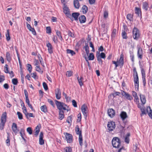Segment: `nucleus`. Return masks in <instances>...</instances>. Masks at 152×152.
<instances>
[{"label":"nucleus","instance_id":"4","mask_svg":"<svg viewBox=\"0 0 152 152\" xmlns=\"http://www.w3.org/2000/svg\"><path fill=\"white\" fill-rule=\"evenodd\" d=\"M140 34L139 30L137 28H134V39L137 40L140 37Z\"/></svg>","mask_w":152,"mask_h":152},{"label":"nucleus","instance_id":"50","mask_svg":"<svg viewBox=\"0 0 152 152\" xmlns=\"http://www.w3.org/2000/svg\"><path fill=\"white\" fill-rule=\"evenodd\" d=\"M134 94L135 95V101L136 102L137 104H138L139 102V99L137 97V94L134 91Z\"/></svg>","mask_w":152,"mask_h":152},{"label":"nucleus","instance_id":"8","mask_svg":"<svg viewBox=\"0 0 152 152\" xmlns=\"http://www.w3.org/2000/svg\"><path fill=\"white\" fill-rule=\"evenodd\" d=\"M65 137L67 142H72V136L71 134L66 133Z\"/></svg>","mask_w":152,"mask_h":152},{"label":"nucleus","instance_id":"31","mask_svg":"<svg viewBox=\"0 0 152 152\" xmlns=\"http://www.w3.org/2000/svg\"><path fill=\"white\" fill-rule=\"evenodd\" d=\"M130 136V134L129 133H127L126 135L124 137V139L125 142H129V136Z\"/></svg>","mask_w":152,"mask_h":152},{"label":"nucleus","instance_id":"34","mask_svg":"<svg viewBox=\"0 0 152 152\" xmlns=\"http://www.w3.org/2000/svg\"><path fill=\"white\" fill-rule=\"evenodd\" d=\"M140 99L142 103L143 104H145V103L146 102L145 96L143 95L140 96Z\"/></svg>","mask_w":152,"mask_h":152},{"label":"nucleus","instance_id":"13","mask_svg":"<svg viewBox=\"0 0 152 152\" xmlns=\"http://www.w3.org/2000/svg\"><path fill=\"white\" fill-rule=\"evenodd\" d=\"M142 104H140L139 103L138 104V107L140 109L142 112L141 116L145 114V107Z\"/></svg>","mask_w":152,"mask_h":152},{"label":"nucleus","instance_id":"24","mask_svg":"<svg viewBox=\"0 0 152 152\" xmlns=\"http://www.w3.org/2000/svg\"><path fill=\"white\" fill-rule=\"evenodd\" d=\"M77 79L80 85V86H82L83 84V81L84 80L82 76H81L80 78H79V77L78 76Z\"/></svg>","mask_w":152,"mask_h":152},{"label":"nucleus","instance_id":"64","mask_svg":"<svg viewBox=\"0 0 152 152\" xmlns=\"http://www.w3.org/2000/svg\"><path fill=\"white\" fill-rule=\"evenodd\" d=\"M34 63V65L36 66H39V63L38 60L35 59Z\"/></svg>","mask_w":152,"mask_h":152},{"label":"nucleus","instance_id":"52","mask_svg":"<svg viewBox=\"0 0 152 152\" xmlns=\"http://www.w3.org/2000/svg\"><path fill=\"white\" fill-rule=\"evenodd\" d=\"M26 130L27 132L29 134L31 135L32 134V130L31 127H28L27 128Z\"/></svg>","mask_w":152,"mask_h":152},{"label":"nucleus","instance_id":"53","mask_svg":"<svg viewBox=\"0 0 152 152\" xmlns=\"http://www.w3.org/2000/svg\"><path fill=\"white\" fill-rule=\"evenodd\" d=\"M17 114L18 115V118L21 120L23 119V115L22 114L19 112H17Z\"/></svg>","mask_w":152,"mask_h":152},{"label":"nucleus","instance_id":"29","mask_svg":"<svg viewBox=\"0 0 152 152\" xmlns=\"http://www.w3.org/2000/svg\"><path fill=\"white\" fill-rule=\"evenodd\" d=\"M82 10L83 14H86L88 11V8L87 6L86 5H84L82 7Z\"/></svg>","mask_w":152,"mask_h":152},{"label":"nucleus","instance_id":"46","mask_svg":"<svg viewBox=\"0 0 152 152\" xmlns=\"http://www.w3.org/2000/svg\"><path fill=\"white\" fill-rule=\"evenodd\" d=\"M17 56H18V60L19 61V64L20 68V70H21V71H22V65L21 64V63L20 61V57L19 56V55L18 53H17Z\"/></svg>","mask_w":152,"mask_h":152},{"label":"nucleus","instance_id":"38","mask_svg":"<svg viewBox=\"0 0 152 152\" xmlns=\"http://www.w3.org/2000/svg\"><path fill=\"white\" fill-rule=\"evenodd\" d=\"M113 146L115 148H119L121 146V143H112Z\"/></svg>","mask_w":152,"mask_h":152},{"label":"nucleus","instance_id":"26","mask_svg":"<svg viewBox=\"0 0 152 152\" xmlns=\"http://www.w3.org/2000/svg\"><path fill=\"white\" fill-rule=\"evenodd\" d=\"M75 131L76 133L78 135H80L82 134V131L80 130L78 125H76L75 127Z\"/></svg>","mask_w":152,"mask_h":152},{"label":"nucleus","instance_id":"18","mask_svg":"<svg viewBox=\"0 0 152 152\" xmlns=\"http://www.w3.org/2000/svg\"><path fill=\"white\" fill-rule=\"evenodd\" d=\"M80 15V13L78 12H74L72 14L71 16L74 18V20L76 21L78 20V18Z\"/></svg>","mask_w":152,"mask_h":152},{"label":"nucleus","instance_id":"35","mask_svg":"<svg viewBox=\"0 0 152 152\" xmlns=\"http://www.w3.org/2000/svg\"><path fill=\"white\" fill-rule=\"evenodd\" d=\"M121 142V141L118 137H113L112 139V142Z\"/></svg>","mask_w":152,"mask_h":152},{"label":"nucleus","instance_id":"23","mask_svg":"<svg viewBox=\"0 0 152 152\" xmlns=\"http://www.w3.org/2000/svg\"><path fill=\"white\" fill-rule=\"evenodd\" d=\"M79 19L81 23H85L86 20V17L84 15L80 16L79 17Z\"/></svg>","mask_w":152,"mask_h":152},{"label":"nucleus","instance_id":"49","mask_svg":"<svg viewBox=\"0 0 152 152\" xmlns=\"http://www.w3.org/2000/svg\"><path fill=\"white\" fill-rule=\"evenodd\" d=\"M8 66L7 64H5L4 66V72L6 73H8L9 72V71L8 70Z\"/></svg>","mask_w":152,"mask_h":152},{"label":"nucleus","instance_id":"9","mask_svg":"<svg viewBox=\"0 0 152 152\" xmlns=\"http://www.w3.org/2000/svg\"><path fill=\"white\" fill-rule=\"evenodd\" d=\"M27 27V28L31 31L32 33L34 35H36L37 33L34 28H32L31 25L29 24L27 22L26 23Z\"/></svg>","mask_w":152,"mask_h":152},{"label":"nucleus","instance_id":"48","mask_svg":"<svg viewBox=\"0 0 152 152\" xmlns=\"http://www.w3.org/2000/svg\"><path fill=\"white\" fill-rule=\"evenodd\" d=\"M150 110V111L148 112V115L152 119V110H151V107H148L147 108V111L148 110Z\"/></svg>","mask_w":152,"mask_h":152},{"label":"nucleus","instance_id":"39","mask_svg":"<svg viewBox=\"0 0 152 152\" xmlns=\"http://www.w3.org/2000/svg\"><path fill=\"white\" fill-rule=\"evenodd\" d=\"M148 8V4L146 2H144L143 5V8L145 10H147Z\"/></svg>","mask_w":152,"mask_h":152},{"label":"nucleus","instance_id":"47","mask_svg":"<svg viewBox=\"0 0 152 152\" xmlns=\"http://www.w3.org/2000/svg\"><path fill=\"white\" fill-rule=\"evenodd\" d=\"M66 122L69 124H71L72 122V117L71 116H68L66 119Z\"/></svg>","mask_w":152,"mask_h":152},{"label":"nucleus","instance_id":"59","mask_svg":"<svg viewBox=\"0 0 152 152\" xmlns=\"http://www.w3.org/2000/svg\"><path fill=\"white\" fill-rule=\"evenodd\" d=\"M96 56L97 57V60L99 61V63H101V64L102 63L103 61L101 59V58H100L99 55L97 56L96 54Z\"/></svg>","mask_w":152,"mask_h":152},{"label":"nucleus","instance_id":"30","mask_svg":"<svg viewBox=\"0 0 152 152\" xmlns=\"http://www.w3.org/2000/svg\"><path fill=\"white\" fill-rule=\"evenodd\" d=\"M13 131L14 132H17V125L15 123H12V127Z\"/></svg>","mask_w":152,"mask_h":152},{"label":"nucleus","instance_id":"57","mask_svg":"<svg viewBox=\"0 0 152 152\" xmlns=\"http://www.w3.org/2000/svg\"><path fill=\"white\" fill-rule=\"evenodd\" d=\"M42 85L43 87L45 90H47L48 89V87L46 83L45 82H44L43 83Z\"/></svg>","mask_w":152,"mask_h":152},{"label":"nucleus","instance_id":"6","mask_svg":"<svg viewBox=\"0 0 152 152\" xmlns=\"http://www.w3.org/2000/svg\"><path fill=\"white\" fill-rule=\"evenodd\" d=\"M135 72L136 75L135 77L134 78L135 87L136 90H138L139 87V79L136 71H135Z\"/></svg>","mask_w":152,"mask_h":152},{"label":"nucleus","instance_id":"36","mask_svg":"<svg viewBox=\"0 0 152 152\" xmlns=\"http://www.w3.org/2000/svg\"><path fill=\"white\" fill-rule=\"evenodd\" d=\"M66 52L67 53L70 54L72 56L75 54V52L73 50L69 49H67L66 50Z\"/></svg>","mask_w":152,"mask_h":152},{"label":"nucleus","instance_id":"7","mask_svg":"<svg viewBox=\"0 0 152 152\" xmlns=\"http://www.w3.org/2000/svg\"><path fill=\"white\" fill-rule=\"evenodd\" d=\"M121 94L123 96L127 99L129 100H131L132 99V97L128 93L124 91H121Z\"/></svg>","mask_w":152,"mask_h":152},{"label":"nucleus","instance_id":"16","mask_svg":"<svg viewBox=\"0 0 152 152\" xmlns=\"http://www.w3.org/2000/svg\"><path fill=\"white\" fill-rule=\"evenodd\" d=\"M118 64L121 66H123L124 64V55L121 54L120 56V58L118 61H117Z\"/></svg>","mask_w":152,"mask_h":152},{"label":"nucleus","instance_id":"3","mask_svg":"<svg viewBox=\"0 0 152 152\" xmlns=\"http://www.w3.org/2000/svg\"><path fill=\"white\" fill-rule=\"evenodd\" d=\"M81 110L85 118L87 117V113L88 111V109L87 104H84L81 107Z\"/></svg>","mask_w":152,"mask_h":152},{"label":"nucleus","instance_id":"58","mask_svg":"<svg viewBox=\"0 0 152 152\" xmlns=\"http://www.w3.org/2000/svg\"><path fill=\"white\" fill-rule=\"evenodd\" d=\"M26 117L27 118H28L30 117H34V116L33 115V114L31 113H28Z\"/></svg>","mask_w":152,"mask_h":152},{"label":"nucleus","instance_id":"63","mask_svg":"<svg viewBox=\"0 0 152 152\" xmlns=\"http://www.w3.org/2000/svg\"><path fill=\"white\" fill-rule=\"evenodd\" d=\"M72 104L73 106L75 107H77V103L76 101L75 100H72Z\"/></svg>","mask_w":152,"mask_h":152},{"label":"nucleus","instance_id":"20","mask_svg":"<svg viewBox=\"0 0 152 152\" xmlns=\"http://www.w3.org/2000/svg\"><path fill=\"white\" fill-rule=\"evenodd\" d=\"M120 116L123 121H124L127 117L126 113L124 111L121 112L120 114Z\"/></svg>","mask_w":152,"mask_h":152},{"label":"nucleus","instance_id":"1","mask_svg":"<svg viewBox=\"0 0 152 152\" xmlns=\"http://www.w3.org/2000/svg\"><path fill=\"white\" fill-rule=\"evenodd\" d=\"M7 117V113L6 112H5L2 114L1 117L0 123V129L1 130H2L4 129V127L6 122Z\"/></svg>","mask_w":152,"mask_h":152},{"label":"nucleus","instance_id":"21","mask_svg":"<svg viewBox=\"0 0 152 152\" xmlns=\"http://www.w3.org/2000/svg\"><path fill=\"white\" fill-rule=\"evenodd\" d=\"M129 54L130 57L132 61H133V46L131 45V47L129 49Z\"/></svg>","mask_w":152,"mask_h":152},{"label":"nucleus","instance_id":"41","mask_svg":"<svg viewBox=\"0 0 152 152\" xmlns=\"http://www.w3.org/2000/svg\"><path fill=\"white\" fill-rule=\"evenodd\" d=\"M65 152H72L71 148L69 147H66L64 148Z\"/></svg>","mask_w":152,"mask_h":152},{"label":"nucleus","instance_id":"60","mask_svg":"<svg viewBox=\"0 0 152 152\" xmlns=\"http://www.w3.org/2000/svg\"><path fill=\"white\" fill-rule=\"evenodd\" d=\"M77 122H79L80 121L81 119V115L80 113L77 115Z\"/></svg>","mask_w":152,"mask_h":152},{"label":"nucleus","instance_id":"15","mask_svg":"<svg viewBox=\"0 0 152 152\" xmlns=\"http://www.w3.org/2000/svg\"><path fill=\"white\" fill-rule=\"evenodd\" d=\"M126 18L128 20V21H129L132 24L133 22V14H128L127 15Z\"/></svg>","mask_w":152,"mask_h":152},{"label":"nucleus","instance_id":"12","mask_svg":"<svg viewBox=\"0 0 152 152\" xmlns=\"http://www.w3.org/2000/svg\"><path fill=\"white\" fill-rule=\"evenodd\" d=\"M107 113L110 117L113 118L115 115V112L113 109H110L107 110Z\"/></svg>","mask_w":152,"mask_h":152},{"label":"nucleus","instance_id":"19","mask_svg":"<svg viewBox=\"0 0 152 152\" xmlns=\"http://www.w3.org/2000/svg\"><path fill=\"white\" fill-rule=\"evenodd\" d=\"M47 47L48 48V53L50 54L53 53V47L51 44L49 42L47 44Z\"/></svg>","mask_w":152,"mask_h":152},{"label":"nucleus","instance_id":"5","mask_svg":"<svg viewBox=\"0 0 152 152\" xmlns=\"http://www.w3.org/2000/svg\"><path fill=\"white\" fill-rule=\"evenodd\" d=\"M108 129L110 131H112L115 129V125L114 122L111 121L108 122L107 124Z\"/></svg>","mask_w":152,"mask_h":152},{"label":"nucleus","instance_id":"28","mask_svg":"<svg viewBox=\"0 0 152 152\" xmlns=\"http://www.w3.org/2000/svg\"><path fill=\"white\" fill-rule=\"evenodd\" d=\"M40 127H39L38 126H37L35 128V131L34 132V135L37 137L39 134V133L40 130Z\"/></svg>","mask_w":152,"mask_h":152},{"label":"nucleus","instance_id":"42","mask_svg":"<svg viewBox=\"0 0 152 152\" xmlns=\"http://www.w3.org/2000/svg\"><path fill=\"white\" fill-rule=\"evenodd\" d=\"M35 68L36 71L38 72L41 74L43 73V71L42 70H41V69L39 66H36Z\"/></svg>","mask_w":152,"mask_h":152},{"label":"nucleus","instance_id":"33","mask_svg":"<svg viewBox=\"0 0 152 152\" xmlns=\"http://www.w3.org/2000/svg\"><path fill=\"white\" fill-rule=\"evenodd\" d=\"M84 48H85V51L87 55H88L89 52V48L88 46V45L87 43H85V46L84 47Z\"/></svg>","mask_w":152,"mask_h":152},{"label":"nucleus","instance_id":"54","mask_svg":"<svg viewBox=\"0 0 152 152\" xmlns=\"http://www.w3.org/2000/svg\"><path fill=\"white\" fill-rule=\"evenodd\" d=\"M66 75L68 77H70L72 75V72L71 71H67L66 72Z\"/></svg>","mask_w":152,"mask_h":152},{"label":"nucleus","instance_id":"51","mask_svg":"<svg viewBox=\"0 0 152 152\" xmlns=\"http://www.w3.org/2000/svg\"><path fill=\"white\" fill-rule=\"evenodd\" d=\"M89 60H93L94 58V56L93 53H91L88 56Z\"/></svg>","mask_w":152,"mask_h":152},{"label":"nucleus","instance_id":"14","mask_svg":"<svg viewBox=\"0 0 152 152\" xmlns=\"http://www.w3.org/2000/svg\"><path fill=\"white\" fill-rule=\"evenodd\" d=\"M63 12L65 14L67 17H70V13L68 7L65 6L63 8Z\"/></svg>","mask_w":152,"mask_h":152},{"label":"nucleus","instance_id":"17","mask_svg":"<svg viewBox=\"0 0 152 152\" xmlns=\"http://www.w3.org/2000/svg\"><path fill=\"white\" fill-rule=\"evenodd\" d=\"M135 13L137 16L139 17H141L142 15L141 9L138 7H136L135 9Z\"/></svg>","mask_w":152,"mask_h":152},{"label":"nucleus","instance_id":"37","mask_svg":"<svg viewBox=\"0 0 152 152\" xmlns=\"http://www.w3.org/2000/svg\"><path fill=\"white\" fill-rule=\"evenodd\" d=\"M40 108L41 110L44 113H46L47 112V108L46 105H44L41 106Z\"/></svg>","mask_w":152,"mask_h":152},{"label":"nucleus","instance_id":"43","mask_svg":"<svg viewBox=\"0 0 152 152\" xmlns=\"http://www.w3.org/2000/svg\"><path fill=\"white\" fill-rule=\"evenodd\" d=\"M68 34L69 36L72 37L74 38L75 37L74 33L73 32H72L70 30L68 31Z\"/></svg>","mask_w":152,"mask_h":152},{"label":"nucleus","instance_id":"27","mask_svg":"<svg viewBox=\"0 0 152 152\" xmlns=\"http://www.w3.org/2000/svg\"><path fill=\"white\" fill-rule=\"evenodd\" d=\"M43 133L41 132L39 136V142H44V140L43 139Z\"/></svg>","mask_w":152,"mask_h":152},{"label":"nucleus","instance_id":"62","mask_svg":"<svg viewBox=\"0 0 152 152\" xmlns=\"http://www.w3.org/2000/svg\"><path fill=\"white\" fill-rule=\"evenodd\" d=\"M112 63L113 64H115V69H117V67L119 66L120 65L118 63L117 61L116 62L115 61H112Z\"/></svg>","mask_w":152,"mask_h":152},{"label":"nucleus","instance_id":"61","mask_svg":"<svg viewBox=\"0 0 152 152\" xmlns=\"http://www.w3.org/2000/svg\"><path fill=\"white\" fill-rule=\"evenodd\" d=\"M48 102L53 107H55V104L53 101L50 99H48Z\"/></svg>","mask_w":152,"mask_h":152},{"label":"nucleus","instance_id":"32","mask_svg":"<svg viewBox=\"0 0 152 152\" xmlns=\"http://www.w3.org/2000/svg\"><path fill=\"white\" fill-rule=\"evenodd\" d=\"M120 94V93L119 92L115 91V93H112L110 96H109L108 97L109 98L110 96H112L113 97V98H114L117 96H119Z\"/></svg>","mask_w":152,"mask_h":152},{"label":"nucleus","instance_id":"11","mask_svg":"<svg viewBox=\"0 0 152 152\" xmlns=\"http://www.w3.org/2000/svg\"><path fill=\"white\" fill-rule=\"evenodd\" d=\"M137 47L138 49L137 56L140 59H142V49L139 45H137Z\"/></svg>","mask_w":152,"mask_h":152},{"label":"nucleus","instance_id":"2","mask_svg":"<svg viewBox=\"0 0 152 152\" xmlns=\"http://www.w3.org/2000/svg\"><path fill=\"white\" fill-rule=\"evenodd\" d=\"M55 102L58 109L59 110L63 109L64 110H67V112L69 111L68 110H67L66 107L67 106L63 102H61L56 100H55Z\"/></svg>","mask_w":152,"mask_h":152},{"label":"nucleus","instance_id":"10","mask_svg":"<svg viewBox=\"0 0 152 152\" xmlns=\"http://www.w3.org/2000/svg\"><path fill=\"white\" fill-rule=\"evenodd\" d=\"M56 97L57 99L59 100L61 98V92L59 88H57L55 90Z\"/></svg>","mask_w":152,"mask_h":152},{"label":"nucleus","instance_id":"44","mask_svg":"<svg viewBox=\"0 0 152 152\" xmlns=\"http://www.w3.org/2000/svg\"><path fill=\"white\" fill-rule=\"evenodd\" d=\"M125 31H122V36L124 39H126L127 38L126 33Z\"/></svg>","mask_w":152,"mask_h":152},{"label":"nucleus","instance_id":"22","mask_svg":"<svg viewBox=\"0 0 152 152\" xmlns=\"http://www.w3.org/2000/svg\"><path fill=\"white\" fill-rule=\"evenodd\" d=\"M6 56L7 61L9 62H10L12 59V56L10 52H6Z\"/></svg>","mask_w":152,"mask_h":152},{"label":"nucleus","instance_id":"45","mask_svg":"<svg viewBox=\"0 0 152 152\" xmlns=\"http://www.w3.org/2000/svg\"><path fill=\"white\" fill-rule=\"evenodd\" d=\"M27 69L30 73H31L32 71V67L31 65L29 64H27Z\"/></svg>","mask_w":152,"mask_h":152},{"label":"nucleus","instance_id":"25","mask_svg":"<svg viewBox=\"0 0 152 152\" xmlns=\"http://www.w3.org/2000/svg\"><path fill=\"white\" fill-rule=\"evenodd\" d=\"M73 3L75 8L76 9H79V8L80 5L78 0H74Z\"/></svg>","mask_w":152,"mask_h":152},{"label":"nucleus","instance_id":"56","mask_svg":"<svg viewBox=\"0 0 152 152\" xmlns=\"http://www.w3.org/2000/svg\"><path fill=\"white\" fill-rule=\"evenodd\" d=\"M12 82L14 85H16L18 83L17 79L16 78H14L12 80Z\"/></svg>","mask_w":152,"mask_h":152},{"label":"nucleus","instance_id":"40","mask_svg":"<svg viewBox=\"0 0 152 152\" xmlns=\"http://www.w3.org/2000/svg\"><path fill=\"white\" fill-rule=\"evenodd\" d=\"M6 39L7 41H9L10 40V33L8 30H7V33L6 34Z\"/></svg>","mask_w":152,"mask_h":152},{"label":"nucleus","instance_id":"55","mask_svg":"<svg viewBox=\"0 0 152 152\" xmlns=\"http://www.w3.org/2000/svg\"><path fill=\"white\" fill-rule=\"evenodd\" d=\"M46 33L48 34H50L51 33V30L50 26L47 27L46 28Z\"/></svg>","mask_w":152,"mask_h":152}]
</instances>
